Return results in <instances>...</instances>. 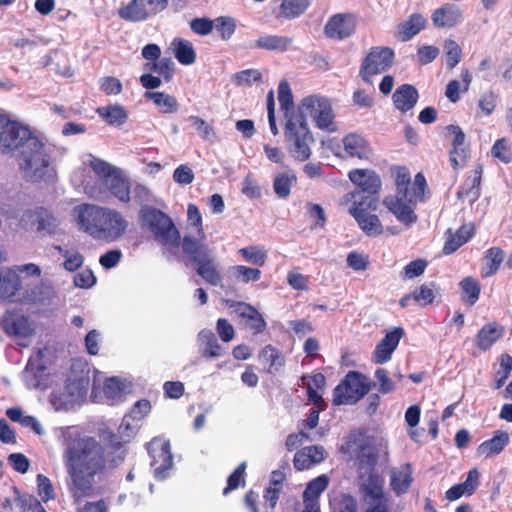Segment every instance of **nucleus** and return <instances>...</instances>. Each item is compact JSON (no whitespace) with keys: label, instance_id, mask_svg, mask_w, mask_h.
<instances>
[{"label":"nucleus","instance_id":"nucleus-38","mask_svg":"<svg viewBox=\"0 0 512 512\" xmlns=\"http://www.w3.org/2000/svg\"><path fill=\"white\" fill-rule=\"evenodd\" d=\"M312 0H282L279 5V16L286 19L292 20L303 15Z\"/></svg>","mask_w":512,"mask_h":512},{"label":"nucleus","instance_id":"nucleus-24","mask_svg":"<svg viewBox=\"0 0 512 512\" xmlns=\"http://www.w3.org/2000/svg\"><path fill=\"white\" fill-rule=\"evenodd\" d=\"M510 443L509 433L505 430H495L492 437L483 441L477 447V454L485 459L500 455Z\"/></svg>","mask_w":512,"mask_h":512},{"label":"nucleus","instance_id":"nucleus-47","mask_svg":"<svg viewBox=\"0 0 512 512\" xmlns=\"http://www.w3.org/2000/svg\"><path fill=\"white\" fill-rule=\"evenodd\" d=\"M332 512H357V500L350 494L340 493L330 499Z\"/></svg>","mask_w":512,"mask_h":512},{"label":"nucleus","instance_id":"nucleus-61","mask_svg":"<svg viewBox=\"0 0 512 512\" xmlns=\"http://www.w3.org/2000/svg\"><path fill=\"white\" fill-rule=\"evenodd\" d=\"M369 264V256L364 253L351 251L347 256V265L355 271H365Z\"/></svg>","mask_w":512,"mask_h":512},{"label":"nucleus","instance_id":"nucleus-45","mask_svg":"<svg viewBox=\"0 0 512 512\" xmlns=\"http://www.w3.org/2000/svg\"><path fill=\"white\" fill-rule=\"evenodd\" d=\"M97 112L109 125L112 126H121L128 118L125 109L119 105L98 108Z\"/></svg>","mask_w":512,"mask_h":512},{"label":"nucleus","instance_id":"nucleus-14","mask_svg":"<svg viewBox=\"0 0 512 512\" xmlns=\"http://www.w3.org/2000/svg\"><path fill=\"white\" fill-rule=\"evenodd\" d=\"M147 451L151 457L150 465L154 470L155 478L165 479L173 466V455L169 440L163 437H154L147 444Z\"/></svg>","mask_w":512,"mask_h":512},{"label":"nucleus","instance_id":"nucleus-40","mask_svg":"<svg viewBox=\"0 0 512 512\" xmlns=\"http://www.w3.org/2000/svg\"><path fill=\"white\" fill-rule=\"evenodd\" d=\"M198 339L202 345L201 355L204 358L219 357L222 352V347L218 343V340L213 331L203 329L198 334Z\"/></svg>","mask_w":512,"mask_h":512},{"label":"nucleus","instance_id":"nucleus-32","mask_svg":"<svg viewBox=\"0 0 512 512\" xmlns=\"http://www.w3.org/2000/svg\"><path fill=\"white\" fill-rule=\"evenodd\" d=\"M504 334V328L496 322L482 326L476 335V345L482 351L489 350Z\"/></svg>","mask_w":512,"mask_h":512},{"label":"nucleus","instance_id":"nucleus-17","mask_svg":"<svg viewBox=\"0 0 512 512\" xmlns=\"http://www.w3.org/2000/svg\"><path fill=\"white\" fill-rule=\"evenodd\" d=\"M377 204L373 207H368L367 203L358 202L352 204L349 208V214L356 220L360 229L369 237H378L384 232V227L375 214H370L369 211L376 210Z\"/></svg>","mask_w":512,"mask_h":512},{"label":"nucleus","instance_id":"nucleus-5","mask_svg":"<svg viewBox=\"0 0 512 512\" xmlns=\"http://www.w3.org/2000/svg\"><path fill=\"white\" fill-rule=\"evenodd\" d=\"M339 450L355 460L361 474H371L380 456L376 438L368 435L364 429L351 430Z\"/></svg>","mask_w":512,"mask_h":512},{"label":"nucleus","instance_id":"nucleus-63","mask_svg":"<svg viewBox=\"0 0 512 512\" xmlns=\"http://www.w3.org/2000/svg\"><path fill=\"white\" fill-rule=\"evenodd\" d=\"M262 79L261 73L256 69H246L234 75V81L237 85H252Z\"/></svg>","mask_w":512,"mask_h":512},{"label":"nucleus","instance_id":"nucleus-9","mask_svg":"<svg viewBox=\"0 0 512 512\" xmlns=\"http://www.w3.org/2000/svg\"><path fill=\"white\" fill-rule=\"evenodd\" d=\"M350 181L356 185V190L348 193L346 201L367 203L368 207L378 204L381 180L378 174L370 169H353L348 173Z\"/></svg>","mask_w":512,"mask_h":512},{"label":"nucleus","instance_id":"nucleus-8","mask_svg":"<svg viewBox=\"0 0 512 512\" xmlns=\"http://www.w3.org/2000/svg\"><path fill=\"white\" fill-rule=\"evenodd\" d=\"M182 250L197 265V274L208 284L218 286L221 283V273L217 269L211 251L206 245L191 236H184Z\"/></svg>","mask_w":512,"mask_h":512},{"label":"nucleus","instance_id":"nucleus-64","mask_svg":"<svg viewBox=\"0 0 512 512\" xmlns=\"http://www.w3.org/2000/svg\"><path fill=\"white\" fill-rule=\"evenodd\" d=\"M439 48L434 45H423L417 49V60L421 65L433 62L439 55Z\"/></svg>","mask_w":512,"mask_h":512},{"label":"nucleus","instance_id":"nucleus-42","mask_svg":"<svg viewBox=\"0 0 512 512\" xmlns=\"http://www.w3.org/2000/svg\"><path fill=\"white\" fill-rule=\"evenodd\" d=\"M103 394L110 405L118 404L125 399V386L117 377L108 378L103 385Z\"/></svg>","mask_w":512,"mask_h":512},{"label":"nucleus","instance_id":"nucleus-54","mask_svg":"<svg viewBox=\"0 0 512 512\" xmlns=\"http://www.w3.org/2000/svg\"><path fill=\"white\" fill-rule=\"evenodd\" d=\"M20 288L19 279L16 276H2L0 274V298L9 299L13 297Z\"/></svg>","mask_w":512,"mask_h":512},{"label":"nucleus","instance_id":"nucleus-60","mask_svg":"<svg viewBox=\"0 0 512 512\" xmlns=\"http://www.w3.org/2000/svg\"><path fill=\"white\" fill-rule=\"evenodd\" d=\"M428 265L424 259H416L409 262L403 269V279H413L422 275Z\"/></svg>","mask_w":512,"mask_h":512},{"label":"nucleus","instance_id":"nucleus-44","mask_svg":"<svg viewBox=\"0 0 512 512\" xmlns=\"http://www.w3.org/2000/svg\"><path fill=\"white\" fill-rule=\"evenodd\" d=\"M259 359L268 367V372L278 371L284 365V357L281 352L272 345H266L259 353Z\"/></svg>","mask_w":512,"mask_h":512},{"label":"nucleus","instance_id":"nucleus-7","mask_svg":"<svg viewBox=\"0 0 512 512\" xmlns=\"http://www.w3.org/2000/svg\"><path fill=\"white\" fill-rule=\"evenodd\" d=\"M284 137L286 149L296 161L304 162L310 158V146L315 140L302 113H292L288 117Z\"/></svg>","mask_w":512,"mask_h":512},{"label":"nucleus","instance_id":"nucleus-50","mask_svg":"<svg viewBox=\"0 0 512 512\" xmlns=\"http://www.w3.org/2000/svg\"><path fill=\"white\" fill-rule=\"evenodd\" d=\"M297 180L296 175L282 173L275 176L273 180V189L275 194L282 199L287 198L291 193L292 184Z\"/></svg>","mask_w":512,"mask_h":512},{"label":"nucleus","instance_id":"nucleus-59","mask_svg":"<svg viewBox=\"0 0 512 512\" xmlns=\"http://www.w3.org/2000/svg\"><path fill=\"white\" fill-rule=\"evenodd\" d=\"M37 489L38 495L43 502H47L55 497L51 480L43 474L37 475Z\"/></svg>","mask_w":512,"mask_h":512},{"label":"nucleus","instance_id":"nucleus-36","mask_svg":"<svg viewBox=\"0 0 512 512\" xmlns=\"http://www.w3.org/2000/svg\"><path fill=\"white\" fill-rule=\"evenodd\" d=\"M329 481L325 474L309 481L303 492V504H319V497L327 489Z\"/></svg>","mask_w":512,"mask_h":512},{"label":"nucleus","instance_id":"nucleus-26","mask_svg":"<svg viewBox=\"0 0 512 512\" xmlns=\"http://www.w3.org/2000/svg\"><path fill=\"white\" fill-rule=\"evenodd\" d=\"M436 28H453L461 23L463 13L455 4H445L434 10L431 16Z\"/></svg>","mask_w":512,"mask_h":512},{"label":"nucleus","instance_id":"nucleus-22","mask_svg":"<svg viewBox=\"0 0 512 512\" xmlns=\"http://www.w3.org/2000/svg\"><path fill=\"white\" fill-rule=\"evenodd\" d=\"M363 491L369 504L366 512H389L388 500L377 476H369L368 483L363 485Z\"/></svg>","mask_w":512,"mask_h":512},{"label":"nucleus","instance_id":"nucleus-25","mask_svg":"<svg viewBox=\"0 0 512 512\" xmlns=\"http://www.w3.org/2000/svg\"><path fill=\"white\" fill-rule=\"evenodd\" d=\"M483 174V167L478 164L469 176L464 180L463 184L457 191V198L462 201H467L470 204L476 202L481 195V180Z\"/></svg>","mask_w":512,"mask_h":512},{"label":"nucleus","instance_id":"nucleus-30","mask_svg":"<svg viewBox=\"0 0 512 512\" xmlns=\"http://www.w3.org/2000/svg\"><path fill=\"white\" fill-rule=\"evenodd\" d=\"M418 90L411 84H402L396 88L392 95L395 108L402 113L413 109L418 101Z\"/></svg>","mask_w":512,"mask_h":512},{"label":"nucleus","instance_id":"nucleus-62","mask_svg":"<svg viewBox=\"0 0 512 512\" xmlns=\"http://www.w3.org/2000/svg\"><path fill=\"white\" fill-rule=\"evenodd\" d=\"M188 121L195 127L203 139L209 140L215 136L213 127L199 116H189Z\"/></svg>","mask_w":512,"mask_h":512},{"label":"nucleus","instance_id":"nucleus-37","mask_svg":"<svg viewBox=\"0 0 512 512\" xmlns=\"http://www.w3.org/2000/svg\"><path fill=\"white\" fill-rule=\"evenodd\" d=\"M505 258V252L502 248L494 246L486 250L484 255L485 265L482 267L481 276L488 278L495 275L501 267Z\"/></svg>","mask_w":512,"mask_h":512},{"label":"nucleus","instance_id":"nucleus-49","mask_svg":"<svg viewBox=\"0 0 512 512\" xmlns=\"http://www.w3.org/2000/svg\"><path fill=\"white\" fill-rule=\"evenodd\" d=\"M499 366V369L495 372V389L503 387L506 380L509 378L512 371V356L508 353L501 354Z\"/></svg>","mask_w":512,"mask_h":512},{"label":"nucleus","instance_id":"nucleus-48","mask_svg":"<svg viewBox=\"0 0 512 512\" xmlns=\"http://www.w3.org/2000/svg\"><path fill=\"white\" fill-rule=\"evenodd\" d=\"M242 259L256 266H263L267 260V252L258 246L250 245L238 250Z\"/></svg>","mask_w":512,"mask_h":512},{"label":"nucleus","instance_id":"nucleus-33","mask_svg":"<svg viewBox=\"0 0 512 512\" xmlns=\"http://www.w3.org/2000/svg\"><path fill=\"white\" fill-rule=\"evenodd\" d=\"M475 234L473 225H462L457 231L447 236L442 252L444 255H450L456 252L461 246L467 243Z\"/></svg>","mask_w":512,"mask_h":512},{"label":"nucleus","instance_id":"nucleus-21","mask_svg":"<svg viewBox=\"0 0 512 512\" xmlns=\"http://www.w3.org/2000/svg\"><path fill=\"white\" fill-rule=\"evenodd\" d=\"M403 335L404 329L402 327H396L392 331L387 332L376 345L372 353L373 362L376 364H384L390 361Z\"/></svg>","mask_w":512,"mask_h":512},{"label":"nucleus","instance_id":"nucleus-6","mask_svg":"<svg viewBox=\"0 0 512 512\" xmlns=\"http://www.w3.org/2000/svg\"><path fill=\"white\" fill-rule=\"evenodd\" d=\"M141 228L150 232L153 238L163 247L176 248L180 244L181 235L172 218L162 210L144 205L139 210Z\"/></svg>","mask_w":512,"mask_h":512},{"label":"nucleus","instance_id":"nucleus-19","mask_svg":"<svg viewBox=\"0 0 512 512\" xmlns=\"http://www.w3.org/2000/svg\"><path fill=\"white\" fill-rule=\"evenodd\" d=\"M127 228L128 221L125 217L119 211L107 208L98 240L115 241L126 233Z\"/></svg>","mask_w":512,"mask_h":512},{"label":"nucleus","instance_id":"nucleus-56","mask_svg":"<svg viewBox=\"0 0 512 512\" xmlns=\"http://www.w3.org/2000/svg\"><path fill=\"white\" fill-rule=\"evenodd\" d=\"M446 49V64L449 69H453L457 66L462 57V50L459 44L454 40H447L445 42Z\"/></svg>","mask_w":512,"mask_h":512},{"label":"nucleus","instance_id":"nucleus-18","mask_svg":"<svg viewBox=\"0 0 512 512\" xmlns=\"http://www.w3.org/2000/svg\"><path fill=\"white\" fill-rule=\"evenodd\" d=\"M224 303L244 320L245 328L249 329L253 335L261 334L266 330L267 324L265 319L251 304L230 299L224 300Z\"/></svg>","mask_w":512,"mask_h":512},{"label":"nucleus","instance_id":"nucleus-10","mask_svg":"<svg viewBox=\"0 0 512 512\" xmlns=\"http://www.w3.org/2000/svg\"><path fill=\"white\" fill-rule=\"evenodd\" d=\"M370 390L367 377L358 371H349L334 388L332 403L335 406L356 404Z\"/></svg>","mask_w":512,"mask_h":512},{"label":"nucleus","instance_id":"nucleus-57","mask_svg":"<svg viewBox=\"0 0 512 512\" xmlns=\"http://www.w3.org/2000/svg\"><path fill=\"white\" fill-rule=\"evenodd\" d=\"M375 379L379 385V392L382 394H389L395 391L396 385L389 377L388 371L385 368H378L374 373Z\"/></svg>","mask_w":512,"mask_h":512},{"label":"nucleus","instance_id":"nucleus-16","mask_svg":"<svg viewBox=\"0 0 512 512\" xmlns=\"http://www.w3.org/2000/svg\"><path fill=\"white\" fill-rule=\"evenodd\" d=\"M357 28V17L353 13H337L332 15L324 26L327 38L341 41L353 36Z\"/></svg>","mask_w":512,"mask_h":512},{"label":"nucleus","instance_id":"nucleus-29","mask_svg":"<svg viewBox=\"0 0 512 512\" xmlns=\"http://www.w3.org/2000/svg\"><path fill=\"white\" fill-rule=\"evenodd\" d=\"M28 218L36 225V229L43 235H53L56 233L58 226L57 220L54 215L44 207H37L34 210L27 212Z\"/></svg>","mask_w":512,"mask_h":512},{"label":"nucleus","instance_id":"nucleus-43","mask_svg":"<svg viewBox=\"0 0 512 512\" xmlns=\"http://www.w3.org/2000/svg\"><path fill=\"white\" fill-rule=\"evenodd\" d=\"M174 55L182 65H191L196 61V53L190 41L182 38L173 40Z\"/></svg>","mask_w":512,"mask_h":512},{"label":"nucleus","instance_id":"nucleus-12","mask_svg":"<svg viewBox=\"0 0 512 512\" xmlns=\"http://www.w3.org/2000/svg\"><path fill=\"white\" fill-rule=\"evenodd\" d=\"M299 109L312 117L317 128L329 132L337 130L335 114L327 98L317 95L307 96L301 100Z\"/></svg>","mask_w":512,"mask_h":512},{"label":"nucleus","instance_id":"nucleus-2","mask_svg":"<svg viewBox=\"0 0 512 512\" xmlns=\"http://www.w3.org/2000/svg\"><path fill=\"white\" fill-rule=\"evenodd\" d=\"M0 125V151L4 154L18 152L19 166L25 177L31 181H41L51 176L50 153L33 131L1 114Z\"/></svg>","mask_w":512,"mask_h":512},{"label":"nucleus","instance_id":"nucleus-27","mask_svg":"<svg viewBox=\"0 0 512 512\" xmlns=\"http://www.w3.org/2000/svg\"><path fill=\"white\" fill-rule=\"evenodd\" d=\"M435 287L436 284L434 282L416 287L411 293H407L401 297L399 300L400 306L406 308L412 300L421 307L433 304L436 297Z\"/></svg>","mask_w":512,"mask_h":512},{"label":"nucleus","instance_id":"nucleus-1","mask_svg":"<svg viewBox=\"0 0 512 512\" xmlns=\"http://www.w3.org/2000/svg\"><path fill=\"white\" fill-rule=\"evenodd\" d=\"M62 459L69 477L67 488L74 503L94 496L97 483L107 469L103 445L92 436L76 437L66 443Z\"/></svg>","mask_w":512,"mask_h":512},{"label":"nucleus","instance_id":"nucleus-34","mask_svg":"<svg viewBox=\"0 0 512 512\" xmlns=\"http://www.w3.org/2000/svg\"><path fill=\"white\" fill-rule=\"evenodd\" d=\"M144 98L151 100L162 114H173L179 110L177 98L165 92L146 91Z\"/></svg>","mask_w":512,"mask_h":512},{"label":"nucleus","instance_id":"nucleus-58","mask_svg":"<svg viewBox=\"0 0 512 512\" xmlns=\"http://www.w3.org/2000/svg\"><path fill=\"white\" fill-rule=\"evenodd\" d=\"M246 464L243 462L239 464L236 469L229 475L227 479V486L224 488L223 494L227 495L230 491L237 489L241 483H244Z\"/></svg>","mask_w":512,"mask_h":512},{"label":"nucleus","instance_id":"nucleus-31","mask_svg":"<svg viewBox=\"0 0 512 512\" xmlns=\"http://www.w3.org/2000/svg\"><path fill=\"white\" fill-rule=\"evenodd\" d=\"M426 25L427 19L422 14L413 13L406 21L398 25L396 37L402 42H407L424 30Z\"/></svg>","mask_w":512,"mask_h":512},{"label":"nucleus","instance_id":"nucleus-35","mask_svg":"<svg viewBox=\"0 0 512 512\" xmlns=\"http://www.w3.org/2000/svg\"><path fill=\"white\" fill-rule=\"evenodd\" d=\"M412 480V469L409 463L402 465L399 469H393L391 471L390 485L393 491L398 495L408 491Z\"/></svg>","mask_w":512,"mask_h":512},{"label":"nucleus","instance_id":"nucleus-53","mask_svg":"<svg viewBox=\"0 0 512 512\" xmlns=\"http://www.w3.org/2000/svg\"><path fill=\"white\" fill-rule=\"evenodd\" d=\"M491 154L505 164L512 162V149L508 139L500 138L495 141L491 148Z\"/></svg>","mask_w":512,"mask_h":512},{"label":"nucleus","instance_id":"nucleus-46","mask_svg":"<svg viewBox=\"0 0 512 512\" xmlns=\"http://www.w3.org/2000/svg\"><path fill=\"white\" fill-rule=\"evenodd\" d=\"M278 100L281 109L284 111L286 120L294 111L293 95L290 85L287 81L283 80L278 86Z\"/></svg>","mask_w":512,"mask_h":512},{"label":"nucleus","instance_id":"nucleus-55","mask_svg":"<svg viewBox=\"0 0 512 512\" xmlns=\"http://www.w3.org/2000/svg\"><path fill=\"white\" fill-rule=\"evenodd\" d=\"M498 96L493 91L483 93L478 100V107L483 116H490L496 109Z\"/></svg>","mask_w":512,"mask_h":512},{"label":"nucleus","instance_id":"nucleus-13","mask_svg":"<svg viewBox=\"0 0 512 512\" xmlns=\"http://www.w3.org/2000/svg\"><path fill=\"white\" fill-rule=\"evenodd\" d=\"M168 7V0H131L118 9V15L127 22H143Z\"/></svg>","mask_w":512,"mask_h":512},{"label":"nucleus","instance_id":"nucleus-41","mask_svg":"<svg viewBox=\"0 0 512 512\" xmlns=\"http://www.w3.org/2000/svg\"><path fill=\"white\" fill-rule=\"evenodd\" d=\"M459 287L461 289V300L464 303L473 306L479 300L481 284L474 277L467 276L463 278L459 283Z\"/></svg>","mask_w":512,"mask_h":512},{"label":"nucleus","instance_id":"nucleus-15","mask_svg":"<svg viewBox=\"0 0 512 512\" xmlns=\"http://www.w3.org/2000/svg\"><path fill=\"white\" fill-rule=\"evenodd\" d=\"M107 208L89 203L76 206L74 212L80 230L98 239Z\"/></svg>","mask_w":512,"mask_h":512},{"label":"nucleus","instance_id":"nucleus-23","mask_svg":"<svg viewBox=\"0 0 512 512\" xmlns=\"http://www.w3.org/2000/svg\"><path fill=\"white\" fill-rule=\"evenodd\" d=\"M325 458L326 451L322 446H306L295 453L293 458V465L297 471L309 470L323 462Z\"/></svg>","mask_w":512,"mask_h":512},{"label":"nucleus","instance_id":"nucleus-52","mask_svg":"<svg viewBox=\"0 0 512 512\" xmlns=\"http://www.w3.org/2000/svg\"><path fill=\"white\" fill-rule=\"evenodd\" d=\"M232 274L236 281L248 283L256 282L261 278V270L244 265H236L232 267Z\"/></svg>","mask_w":512,"mask_h":512},{"label":"nucleus","instance_id":"nucleus-28","mask_svg":"<svg viewBox=\"0 0 512 512\" xmlns=\"http://www.w3.org/2000/svg\"><path fill=\"white\" fill-rule=\"evenodd\" d=\"M344 151L350 156L361 160H367L372 154L369 142L357 133L346 135L343 140Z\"/></svg>","mask_w":512,"mask_h":512},{"label":"nucleus","instance_id":"nucleus-39","mask_svg":"<svg viewBox=\"0 0 512 512\" xmlns=\"http://www.w3.org/2000/svg\"><path fill=\"white\" fill-rule=\"evenodd\" d=\"M293 43V39L280 35H264L259 37L255 46L269 51H287Z\"/></svg>","mask_w":512,"mask_h":512},{"label":"nucleus","instance_id":"nucleus-20","mask_svg":"<svg viewBox=\"0 0 512 512\" xmlns=\"http://www.w3.org/2000/svg\"><path fill=\"white\" fill-rule=\"evenodd\" d=\"M2 328L8 336L27 338L34 334L29 318L15 311L7 312L2 320Z\"/></svg>","mask_w":512,"mask_h":512},{"label":"nucleus","instance_id":"nucleus-3","mask_svg":"<svg viewBox=\"0 0 512 512\" xmlns=\"http://www.w3.org/2000/svg\"><path fill=\"white\" fill-rule=\"evenodd\" d=\"M396 194L384 198L383 204L396 218L409 226L417 221L414 206L418 200H423L427 182L422 173H417L411 183L409 170L404 166L395 169Z\"/></svg>","mask_w":512,"mask_h":512},{"label":"nucleus","instance_id":"nucleus-51","mask_svg":"<svg viewBox=\"0 0 512 512\" xmlns=\"http://www.w3.org/2000/svg\"><path fill=\"white\" fill-rule=\"evenodd\" d=\"M213 22L222 40L227 41L231 39L237 27L236 20L233 17L220 16L214 19Z\"/></svg>","mask_w":512,"mask_h":512},{"label":"nucleus","instance_id":"nucleus-4","mask_svg":"<svg viewBox=\"0 0 512 512\" xmlns=\"http://www.w3.org/2000/svg\"><path fill=\"white\" fill-rule=\"evenodd\" d=\"M90 167L99 178L98 186L85 187L90 197L102 200L110 194L120 202H130L131 183L119 168L111 166L100 158H93L90 161Z\"/></svg>","mask_w":512,"mask_h":512},{"label":"nucleus","instance_id":"nucleus-11","mask_svg":"<svg viewBox=\"0 0 512 512\" xmlns=\"http://www.w3.org/2000/svg\"><path fill=\"white\" fill-rule=\"evenodd\" d=\"M395 53L392 48L386 46L371 47L362 59L359 76L366 82L371 84L372 77L390 69L394 63Z\"/></svg>","mask_w":512,"mask_h":512}]
</instances>
